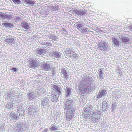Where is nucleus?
<instances>
[{"label": "nucleus", "mask_w": 132, "mask_h": 132, "mask_svg": "<svg viewBox=\"0 0 132 132\" xmlns=\"http://www.w3.org/2000/svg\"><path fill=\"white\" fill-rule=\"evenodd\" d=\"M95 85H89V84L87 82L84 83L82 88L81 89L82 92L84 93H88L90 92L93 89H95L93 87H95Z\"/></svg>", "instance_id": "f03ea898"}, {"label": "nucleus", "mask_w": 132, "mask_h": 132, "mask_svg": "<svg viewBox=\"0 0 132 132\" xmlns=\"http://www.w3.org/2000/svg\"><path fill=\"white\" fill-rule=\"evenodd\" d=\"M18 114H15L13 111H12L10 113L9 119L12 120L16 121L18 119Z\"/></svg>", "instance_id": "39448f33"}, {"label": "nucleus", "mask_w": 132, "mask_h": 132, "mask_svg": "<svg viewBox=\"0 0 132 132\" xmlns=\"http://www.w3.org/2000/svg\"><path fill=\"white\" fill-rule=\"evenodd\" d=\"M117 105V104L116 103H114L112 105V107L111 108V109L112 110H114L116 107Z\"/></svg>", "instance_id": "5701e85b"}, {"label": "nucleus", "mask_w": 132, "mask_h": 132, "mask_svg": "<svg viewBox=\"0 0 132 132\" xmlns=\"http://www.w3.org/2000/svg\"><path fill=\"white\" fill-rule=\"evenodd\" d=\"M107 93L105 90H104L102 91L98 94L97 97L98 98H101L104 97L106 94Z\"/></svg>", "instance_id": "4468645a"}, {"label": "nucleus", "mask_w": 132, "mask_h": 132, "mask_svg": "<svg viewBox=\"0 0 132 132\" xmlns=\"http://www.w3.org/2000/svg\"><path fill=\"white\" fill-rule=\"evenodd\" d=\"M98 46L99 48L103 52L108 50V45L107 43L105 42L102 41L100 42L98 44Z\"/></svg>", "instance_id": "7ed1b4c3"}, {"label": "nucleus", "mask_w": 132, "mask_h": 132, "mask_svg": "<svg viewBox=\"0 0 132 132\" xmlns=\"http://www.w3.org/2000/svg\"><path fill=\"white\" fill-rule=\"evenodd\" d=\"M53 87L54 88V89L57 92L58 91V88L56 86L54 85Z\"/></svg>", "instance_id": "72a5a7b5"}, {"label": "nucleus", "mask_w": 132, "mask_h": 132, "mask_svg": "<svg viewBox=\"0 0 132 132\" xmlns=\"http://www.w3.org/2000/svg\"><path fill=\"white\" fill-rule=\"evenodd\" d=\"M70 52H73L72 50L70 49V48H67L65 50L66 53H67Z\"/></svg>", "instance_id": "bb28decb"}, {"label": "nucleus", "mask_w": 132, "mask_h": 132, "mask_svg": "<svg viewBox=\"0 0 132 132\" xmlns=\"http://www.w3.org/2000/svg\"><path fill=\"white\" fill-rule=\"evenodd\" d=\"M67 114L66 118H67V120L70 121V119H71L72 117V116L70 114H68V113H67Z\"/></svg>", "instance_id": "4be33fe9"}, {"label": "nucleus", "mask_w": 132, "mask_h": 132, "mask_svg": "<svg viewBox=\"0 0 132 132\" xmlns=\"http://www.w3.org/2000/svg\"><path fill=\"white\" fill-rule=\"evenodd\" d=\"M21 26L23 28L26 30L28 29L29 28L28 24L25 22H23L21 23Z\"/></svg>", "instance_id": "2eb2a0df"}, {"label": "nucleus", "mask_w": 132, "mask_h": 132, "mask_svg": "<svg viewBox=\"0 0 132 132\" xmlns=\"http://www.w3.org/2000/svg\"><path fill=\"white\" fill-rule=\"evenodd\" d=\"M1 16L2 17H4V15H1Z\"/></svg>", "instance_id": "79ce46f5"}, {"label": "nucleus", "mask_w": 132, "mask_h": 132, "mask_svg": "<svg viewBox=\"0 0 132 132\" xmlns=\"http://www.w3.org/2000/svg\"><path fill=\"white\" fill-rule=\"evenodd\" d=\"M38 63L37 61L33 60L31 61L30 64L29 68L34 69L38 66Z\"/></svg>", "instance_id": "0eeeda50"}, {"label": "nucleus", "mask_w": 132, "mask_h": 132, "mask_svg": "<svg viewBox=\"0 0 132 132\" xmlns=\"http://www.w3.org/2000/svg\"><path fill=\"white\" fill-rule=\"evenodd\" d=\"M28 1L26 2H28L29 4L31 5H32L35 4V2L34 1Z\"/></svg>", "instance_id": "393cba45"}, {"label": "nucleus", "mask_w": 132, "mask_h": 132, "mask_svg": "<svg viewBox=\"0 0 132 132\" xmlns=\"http://www.w3.org/2000/svg\"><path fill=\"white\" fill-rule=\"evenodd\" d=\"M121 39L122 42L125 44H127L129 40V36L127 35H125L123 36L122 38Z\"/></svg>", "instance_id": "9b49d317"}, {"label": "nucleus", "mask_w": 132, "mask_h": 132, "mask_svg": "<svg viewBox=\"0 0 132 132\" xmlns=\"http://www.w3.org/2000/svg\"><path fill=\"white\" fill-rule=\"evenodd\" d=\"M81 28H82L81 29L79 30L81 32L87 31V30L86 29V28L85 27H82Z\"/></svg>", "instance_id": "a878e982"}, {"label": "nucleus", "mask_w": 132, "mask_h": 132, "mask_svg": "<svg viewBox=\"0 0 132 132\" xmlns=\"http://www.w3.org/2000/svg\"><path fill=\"white\" fill-rule=\"evenodd\" d=\"M43 50L42 49H40L39 50H38L37 51L38 53L39 54H41V53H42L43 52Z\"/></svg>", "instance_id": "473e14b6"}, {"label": "nucleus", "mask_w": 132, "mask_h": 132, "mask_svg": "<svg viewBox=\"0 0 132 132\" xmlns=\"http://www.w3.org/2000/svg\"><path fill=\"white\" fill-rule=\"evenodd\" d=\"M19 116H23L24 114V109L21 105L18 106L17 107Z\"/></svg>", "instance_id": "423d86ee"}, {"label": "nucleus", "mask_w": 132, "mask_h": 132, "mask_svg": "<svg viewBox=\"0 0 132 132\" xmlns=\"http://www.w3.org/2000/svg\"><path fill=\"white\" fill-rule=\"evenodd\" d=\"M13 37V36L11 35H8L6 36L7 38L4 40L6 43L9 44H14L15 41L14 38H12Z\"/></svg>", "instance_id": "20e7f679"}, {"label": "nucleus", "mask_w": 132, "mask_h": 132, "mask_svg": "<svg viewBox=\"0 0 132 132\" xmlns=\"http://www.w3.org/2000/svg\"><path fill=\"white\" fill-rule=\"evenodd\" d=\"M73 52H70L67 53H66L67 55L68 56H71Z\"/></svg>", "instance_id": "2f4dec72"}, {"label": "nucleus", "mask_w": 132, "mask_h": 132, "mask_svg": "<svg viewBox=\"0 0 132 132\" xmlns=\"http://www.w3.org/2000/svg\"><path fill=\"white\" fill-rule=\"evenodd\" d=\"M86 11L85 9L84 10H80L78 11L79 14L81 16H84V14L86 13Z\"/></svg>", "instance_id": "f3484780"}, {"label": "nucleus", "mask_w": 132, "mask_h": 132, "mask_svg": "<svg viewBox=\"0 0 132 132\" xmlns=\"http://www.w3.org/2000/svg\"><path fill=\"white\" fill-rule=\"evenodd\" d=\"M44 103H45V102L44 101H43V104H44Z\"/></svg>", "instance_id": "a19ab883"}, {"label": "nucleus", "mask_w": 132, "mask_h": 132, "mask_svg": "<svg viewBox=\"0 0 132 132\" xmlns=\"http://www.w3.org/2000/svg\"><path fill=\"white\" fill-rule=\"evenodd\" d=\"M95 108V105H89L85 108L84 110V118L89 119L90 117H91L92 121L94 122H97L99 119L100 117L99 114L93 110Z\"/></svg>", "instance_id": "f257e3e1"}, {"label": "nucleus", "mask_w": 132, "mask_h": 132, "mask_svg": "<svg viewBox=\"0 0 132 132\" xmlns=\"http://www.w3.org/2000/svg\"><path fill=\"white\" fill-rule=\"evenodd\" d=\"M107 107L104 106L103 105H102V108L104 110H106L107 109Z\"/></svg>", "instance_id": "f704fd0d"}, {"label": "nucleus", "mask_w": 132, "mask_h": 132, "mask_svg": "<svg viewBox=\"0 0 132 132\" xmlns=\"http://www.w3.org/2000/svg\"><path fill=\"white\" fill-rule=\"evenodd\" d=\"M12 70L14 71H16V69L15 68H13L12 69Z\"/></svg>", "instance_id": "4c0bfd02"}, {"label": "nucleus", "mask_w": 132, "mask_h": 132, "mask_svg": "<svg viewBox=\"0 0 132 132\" xmlns=\"http://www.w3.org/2000/svg\"><path fill=\"white\" fill-rule=\"evenodd\" d=\"M63 27L62 26V25L61 26V24H58V29H59V31H61V33L65 34L67 33V32L65 29H64L63 28L64 27L63 26Z\"/></svg>", "instance_id": "f8f14e48"}, {"label": "nucleus", "mask_w": 132, "mask_h": 132, "mask_svg": "<svg viewBox=\"0 0 132 132\" xmlns=\"http://www.w3.org/2000/svg\"><path fill=\"white\" fill-rule=\"evenodd\" d=\"M45 131L46 132L47 130L46 129H45Z\"/></svg>", "instance_id": "37998d69"}, {"label": "nucleus", "mask_w": 132, "mask_h": 132, "mask_svg": "<svg viewBox=\"0 0 132 132\" xmlns=\"http://www.w3.org/2000/svg\"><path fill=\"white\" fill-rule=\"evenodd\" d=\"M102 68H101V69H100V72L99 73V76L100 78L101 79H103V74L104 73L102 72Z\"/></svg>", "instance_id": "6ab92c4d"}, {"label": "nucleus", "mask_w": 132, "mask_h": 132, "mask_svg": "<svg viewBox=\"0 0 132 132\" xmlns=\"http://www.w3.org/2000/svg\"><path fill=\"white\" fill-rule=\"evenodd\" d=\"M76 27H77V29H78L79 30L81 29L82 27V28L83 27V25L82 24L80 23H76Z\"/></svg>", "instance_id": "aec40b11"}, {"label": "nucleus", "mask_w": 132, "mask_h": 132, "mask_svg": "<svg viewBox=\"0 0 132 132\" xmlns=\"http://www.w3.org/2000/svg\"><path fill=\"white\" fill-rule=\"evenodd\" d=\"M50 130L54 131L56 129L55 126H53L50 128Z\"/></svg>", "instance_id": "c756f323"}, {"label": "nucleus", "mask_w": 132, "mask_h": 132, "mask_svg": "<svg viewBox=\"0 0 132 132\" xmlns=\"http://www.w3.org/2000/svg\"><path fill=\"white\" fill-rule=\"evenodd\" d=\"M72 101L71 100H69L68 101H67L66 103V106H70V105L71 103H72Z\"/></svg>", "instance_id": "b1692460"}, {"label": "nucleus", "mask_w": 132, "mask_h": 132, "mask_svg": "<svg viewBox=\"0 0 132 132\" xmlns=\"http://www.w3.org/2000/svg\"><path fill=\"white\" fill-rule=\"evenodd\" d=\"M108 105V104L106 101H103L102 105L107 107Z\"/></svg>", "instance_id": "c85d7f7f"}, {"label": "nucleus", "mask_w": 132, "mask_h": 132, "mask_svg": "<svg viewBox=\"0 0 132 132\" xmlns=\"http://www.w3.org/2000/svg\"><path fill=\"white\" fill-rule=\"evenodd\" d=\"M36 109L34 108L32 106H30L28 109V112L30 113V114H34V112L35 113L36 112Z\"/></svg>", "instance_id": "ddd939ff"}, {"label": "nucleus", "mask_w": 132, "mask_h": 132, "mask_svg": "<svg viewBox=\"0 0 132 132\" xmlns=\"http://www.w3.org/2000/svg\"><path fill=\"white\" fill-rule=\"evenodd\" d=\"M60 89L58 87V94L60 92Z\"/></svg>", "instance_id": "58836bf2"}, {"label": "nucleus", "mask_w": 132, "mask_h": 132, "mask_svg": "<svg viewBox=\"0 0 132 132\" xmlns=\"http://www.w3.org/2000/svg\"><path fill=\"white\" fill-rule=\"evenodd\" d=\"M14 105L11 102L7 103L5 105V107L9 109H13Z\"/></svg>", "instance_id": "dca6fc26"}, {"label": "nucleus", "mask_w": 132, "mask_h": 132, "mask_svg": "<svg viewBox=\"0 0 132 132\" xmlns=\"http://www.w3.org/2000/svg\"><path fill=\"white\" fill-rule=\"evenodd\" d=\"M28 95L29 97L30 98L32 97V94L31 93H28Z\"/></svg>", "instance_id": "c9c22d12"}, {"label": "nucleus", "mask_w": 132, "mask_h": 132, "mask_svg": "<svg viewBox=\"0 0 132 132\" xmlns=\"http://www.w3.org/2000/svg\"><path fill=\"white\" fill-rule=\"evenodd\" d=\"M42 67L44 70L46 71L50 70L51 69L52 66L50 64L45 63L43 64Z\"/></svg>", "instance_id": "9d476101"}, {"label": "nucleus", "mask_w": 132, "mask_h": 132, "mask_svg": "<svg viewBox=\"0 0 132 132\" xmlns=\"http://www.w3.org/2000/svg\"><path fill=\"white\" fill-rule=\"evenodd\" d=\"M3 26L7 27H11L13 26L11 23H2Z\"/></svg>", "instance_id": "a211bd4d"}, {"label": "nucleus", "mask_w": 132, "mask_h": 132, "mask_svg": "<svg viewBox=\"0 0 132 132\" xmlns=\"http://www.w3.org/2000/svg\"><path fill=\"white\" fill-rule=\"evenodd\" d=\"M129 29L130 30V31H132V26H129Z\"/></svg>", "instance_id": "e433bc0d"}, {"label": "nucleus", "mask_w": 132, "mask_h": 132, "mask_svg": "<svg viewBox=\"0 0 132 132\" xmlns=\"http://www.w3.org/2000/svg\"><path fill=\"white\" fill-rule=\"evenodd\" d=\"M69 114H70V115H71V114H73V113L72 112V113H69Z\"/></svg>", "instance_id": "ea45409f"}, {"label": "nucleus", "mask_w": 132, "mask_h": 132, "mask_svg": "<svg viewBox=\"0 0 132 132\" xmlns=\"http://www.w3.org/2000/svg\"><path fill=\"white\" fill-rule=\"evenodd\" d=\"M58 57H59V53H58Z\"/></svg>", "instance_id": "c03bdc74"}, {"label": "nucleus", "mask_w": 132, "mask_h": 132, "mask_svg": "<svg viewBox=\"0 0 132 132\" xmlns=\"http://www.w3.org/2000/svg\"><path fill=\"white\" fill-rule=\"evenodd\" d=\"M14 3L16 4H19L20 3V1H13Z\"/></svg>", "instance_id": "7c9ffc66"}, {"label": "nucleus", "mask_w": 132, "mask_h": 132, "mask_svg": "<svg viewBox=\"0 0 132 132\" xmlns=\"http://www.w3.org/2000/svg\"><path fill=\"white\" fill-rule=\"evenodd\" d=\"M114 92H114L113 91V92H112V93H114Z\"/></svg>", "instance_id": "a18cd8bd"}, {"label": "nucleus", "mask_w": 132, "mask_h": 132, "mask_svg": "<svg viewBox=\"0 0 132 132\" xmlns=\"http://www.w3.org/2000/svg\"><path fill=\"white\" fill-rule=\"evenodd\" d=\"M112 45L114 47H118L119 45V40L115 38H113L112 39Z\"/></svg>", "instance_id": "1a4fd4ad"}, {"label": "nucleus", "mask_w": 132, "mask_h": 132, "mask_svg": "<svg viewBox=\"0 0 132 132\" xmlns=\"http://www.w3.org/2000/svg\"><path fill=\"white\" fill-rule=\"evenodd\" d=\"M66 93V96L68 97L69 96L70 94L71 93V90L70 88H68L67 89Z\"/></svg>", "instance_id": "412c9836"}, {"label": "nucleus", "mask_w": 132, "mask_h": 132, "mask_svg": "<svg viewBox=\"0 0 132 132\" xmlns=\"http://www.w3.org/2000/svg\"><path fill=\"white\" fill-rule=\"evenodd\" d=\"M71 54V56L73 58H76L77 56L76 53L75 52H72Z\"/></svg>", "instance_id": "cd10ccee"}, {"label": "nucleus", "mask_w": 132, "mask_h": 132, "mask_svg": "<svg viewBox=\"0 0 132 132\" xmlns=\"http://www.w3.org/2000/svg\"><path fill=\"white\" fill-rule=\"evenodd\" d=\"M59 65L60 66L61 65V67H60V68H59V69L60 70L59 71V72L60 73H62V72L63 75L64 76L66 77L68 75L66 71L64 70L65 69L63 68V64H60Z\"/></svg>", "instance_id": "6e6552de"}, {"label": "nucleus", "mask_w": 132, "mask_h": 132, "mask_svg": "<svg viewBox=\"0 0 132 132\" xmlns=\"http://www.w3.org/2000/svg\"><path fill=\"white\" fill-rule=\"evenodd\" d=\"M62 45L61 44L60 45V46H62Z\"/></svg>", "instance_id": "49530a36"}]
</instances>
